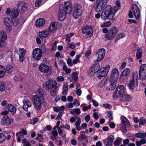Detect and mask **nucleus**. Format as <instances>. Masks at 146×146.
<instances>
[{
  "instance_id": "45",
  "label": "nucleus",
  "mask_w": 146,
  "mask_h": 146,
  "mask_svg": "<svg viewBox=\"0 0 146 146\" xmlns=\"http://www.w3.org/2000/svg\"><path fill=\"white\" fill-rule=\"evenodd\" d=\"M68 90V86L67 84H64L63 87L62 93L63 95H67V91Z\"/></svg>"
},
{
  "instance_id": "48",
  "label": "nucleus",
  "mask_w": 146,
  "mask_h": 146,
  "mask_svg": "<svg viewBox=\"0 0 146 146\" xmlns=\"http://www.w3.org/2000/svg\"><path fill=\"white\" fill-rule=\"evenodd\" d=\"M6 139V135L2 133H0V143H3Z\"/></svg>"
},
{
  "instance_id": "61",
  "label": "nucleus",
  "mask_w": 146,
  "mask_h": 146,
  "mask_svg": "<svg viewBox=\"0 0 146 146\" xmlns=\"http://www.w3.org/2000/svg\"><path fill=\"white\" fill-rule=\"evenodd\" d=\"M67 62L68 66H72L73 63L72 62L71 58H68L67 60Z\"/></svg>"
},
{
  "instance_id": "53",
  "label": "nucleus",
  "mask_w": 146,
  "mask_h": 146,
  "mask_svg": "<svg viewBox=\"0 0 146 146\" xmlns=\"http://www.w3.org/2000/svg\"><path fill=\"white\" fill-rule=\"evenodd\" d=\"M11 21L15 26H17L18 24V19H11Z\"/></svg>"
},
{
  "instance_id": "40",
  "label": "nucleus",
  "mask_w": 146,
  "mask_h": 146,
  "mask_svg": "<svg viewBox=\"0 0 146 146\" xmlns=\"http://www.w3.org/2000/svg\"><path fill=\"white\" fill-rule=\"evenodd\" d=\"M142 54V51L140 49H139L137 50L136 52V57L137 59L141 58V57Z\"/></svg>"
},
{
  "instance_id": "1",
  "label": "nucleus",
  "mask_w": 146,
  "mask_h": 146,
  "mask_svg": "<svg viewBox=\"0 0 146 146\" xmlns=\"http://www.w3.org/2000/svg\"><path fill=\"white\" fill-rule=\"evenodd\" d=\"M118 10V9L117 7H114L112 8L110 5H108L105 7L101 14L98 13L95 15V17L96 19L101 17L103 20H106L107 19L111 20L113 19L115 14Z\"/></svg>"
},
{
  "instance_id": "62",
  "label": "nucleus",
  "mask_w": 146,
  "mask_h": 146,
  "mask_svg": "<svg viewBox=\"0 0 146 146\" xmlns=\"http://www.w3.org/2000/svg\"><path fill=\"white\" fill-rule=\"evenodd\" d=\"M56 80L58 82H63L64 80V78L62 76H60L57 77Z\"/></svg>"
},
{
  "instance_id": "6",
  "label": "nucleus",
  "mask_w": 146,
  "mask_h": 146,
  "mask_svg": "<svg viewBox=\"0 0 146 146\" xmlns=\"http://www.w3.org/2000/svg\"><path fill=\"white\" fill-rule=\"evenodd\" d=\"M133 14L134 15L136 19H138L140 16V11L137 5L135 4H133L132 6V10L130 11L129 13V16L130 18L133 17Z\"/></svg>"
},
{
  "instance_id": "36",
  "label": "nucleus",
  "mask_w": 146,
  "mask_h": 146,
  "mask_svg": "<svg viewBox=\"0 0 146 146\" xmlns=\"http://www.w3.org/2000/svg\"><path fill=\"white\" fill-rule=\"evenodd\" d=\"M100 68V64L98 63H97L94 65L90 68L95 72H96L99 70Z\"/></svg>"
},
{
  "instance_id": "8",
  "label": "nucleus",
  "mask_w": 146,
  "mask_h": 146,
  "mask_svg": "<svg viewBox=\"0 0 146 146\" xmlns=\"http://www.w3.org/2000/svg\"><path fill=\"white\" fill-rule=\"evenodd\" d=\"M82 13V9L81 6L80 5L76 6L73 13V16L75 19H78Z\"/></svg>"
},
{
  "instance_id": "30",
  "label": "nucleus",
  "mask_w": 146,
  "mask_h": 146,
  "mask_svg": "<svg viewBox=\"0 0 146 146\" xmlns=\"http://www.w3.org/2000/svg\"><path fill=\"white\" fill-rule=\"evenodd\" d=\"M121 122L122 124L127 126L129 125V122L128 121L127 118L124 116H121Z\"/></svg>"
},
{
  "instance_id": "17",
  "label": "nucleus",
  "mask_w": 146,
  "mask_h": 146,
  "mask_svg": "<svg viewBox=\"0 0 146 146\" xmlns=\"http://www.w3.org/2000/svg\"><path fill=\"white\" fill-rule=\"evenodd\" d=\"M119 76V72L118 69L114 68L112 70L111 73L110 79L111 80H116Z\"/></svg>"
},
{
  "instance_id": "42",
  "label": "nucleus",
  "mask_w": 146,
  "mask_h": 146,
  "mask_svg": "<svg viewBox=\"0 0 146 146\" xmlns=\"http://www.w3.org/2000/svg\"><path fill=\"white\" fill-rule=\"evenodd\" d=\"M36 94H37L39 97H43L44 98V92L42 89H38L36 91Z\"/></svg>"
},
{
  "instance_id": "52",
  "label": "nucleus",
  "mask_w": 146,
  "mask_h": 146,
  "mask_svg": "<svg viewBox=\"0 0 146 146\" xmlns=\"http://www.w3.org/2000/svg\"><path fill=\"white\" fill-rule=\"evenodd\" d=\"M21 134H23V135H21V137L23 138L24 137V135H26L27 134V132L26 130L22 129L19 132V135H20Z\"/></svg>"
},
{
  "instance_id": "9",
  "label": "nucleus",
  "mask_w": 146,
  "mask_h": 146,
  "mask_svg": "<svg viewBox=\"0 0 146 146\" xmlns=\"http://www.w3.org/2000/svg\"><path fill=\"white\" fill-rule=\"evenodd\" d=\"M5 13L8 15H10L12 17L11 19H15L17 17L18 15V11L15 9H12L11 10L9 7L7 8Z\"/></svg>"
},
{
  "instance_id": "5",
  "label": "nucleus",
  "mask_w": 146,
  "mask_h": 146,
  "mask_svg": "<svg viewBox=\"0 0 146 146\" xmlns=\"http://www.w3.org/2000/svg\"><path fill=\"white\" fill-rule=\"evenodd\" d=\"M126 93V89L123 85L118 86L115 90L113 95L114 99H117L120 96H122L124 94Z\"/></svg>"
},
{
  "instance_id": "43",
  "label": "nucleus",
  "mask_w": 146,
  "mask_h": 146,
  "mask_svg": "<svg viewBox=\"0 0 146 146\" xmlns=\"http://www.w3.org/2000/svg\"><path fill=\"white\" fill-rule=\"evenodd\" d=\"M79 74V72H76L72 73L71 76L72 78L76 81L78 79V75Z\"/></svg>"
},
{
  "instance_id": "44",
  "label": "nucleus",
  "mask_w": 146,
  "mask_h": 146,
  "mask_svg": "<svg viewBox=\"0 0 146 146\" xmlns=\"http://www.w3.org/2000/svg\"><path fill=\"white\" fill-rule=\"evenodd\" d=\"M133 79L135 81H138V76L137 72V71H134L132 74Z\"/></svg>"
},
{
  "instance_id": "49",
  "label": "nucleus",
  "mask_w": 146,
  "mask_h": 146,
  "mask_svg": "<svg viewBox=\"0 0 146 146\" xmlns=\"http://www.w3.org/2000/svg\"><path fill=\"white\" fill-rule=\"evenodd\" d=\"M5 85L3 82H1L0 83V90L3 91L5 90Z\"/></svg>"
},
{
  "instance_id": "22",
  "label": "nucleus",
  "mask_w": 146,
  "mask_h": 146,
  "mask_svg": "<svg viewBox=\"0 0 146 146\" xmlns=\"http://www.w3.org/2000/svg\"><path fill=\"white\" fill-rule=\"evenodd\" d=\"M138 85V81L131 80L128 84V86L130 89L133 90Z\"/></svg>"
},
{
  "instance_id": "57",
  "label": "nucleus",
  "mask_w": 146,
  "mask_h": 146,
  "mask_svg": "<svg viewBox=\"0 0 146 146\" xmlns=\"http://www.w3.org/2000/svg\"><path fill=\"white\" fill-rule=\"evenodd\" d=\"M121 139L120 138L116 139L114 142L115 145L119 146L121 142Z\"/></svg>"
},
{
  "instance_id": "54",
  "label": "nucleus",
  "mask_w": 146,
  "mask_h": 146,
  "mask_svg": "<svg viewBox=\"0 0 146 146\" xmlns=\"http://www.w3.org/2000/svg\"><path fill=\"white\" fill-rule=\"evenodd\" d=\"M39 119L38 118L35 117L30 122V124L33 125L39 121Z\"/></svg>"
},
{
  "instance_id": "63",
  "label": "nucleus",
  "mask_w": 146,
  "mask_h": 146,
  "mask_svg": "<svg viewBox=\"0 0 146 146\" xmlns=\"http://www.w3.org/2000/svg\"><path fill=\"white\" fill-rule=\"evenodd\" d=\"M25 21V18L23 17H21V19H19V23H20L21 24H23Z\"/></svg>"
},
{
  "instance_id": "47",
  "label": "nucleus",
  "mask_w": 146,
  "mask_h": 146,
  "mask_svg": "<svg viewBox=\"0 0 146 146\" xmlns=\"http://www.w3.org/2000/svg\"><path fill=\"white\" fill-rule=\"evenodd\" d=\"M146 133H138L135 134V136L138 138H146Z\"/></svg>"
},
{
  "instance_id": "28",
  "label": "nucleus",
  "mask_w": 146,
  "mask_h": 146,
  "mask_svg": "<svg viewBox=\"0 0 146 146\" xmlns=\"http://www.w3.org/2000/svg\"><path fill=\"white\" fill-rule=\"evenodd\" d=\"M0 37L1 39L0 40L3 41L7 39V35L5 32L3 31H0Z\"/></svg>"
},
{
  "instance_id": "16",
  "label": "nucleus",
  "mask_w": 146,
  "mask_h": 146,
  "mask_svg": "<svg viewBox=\"0 0 146 146\" xmlns=\"http://www.w3.org/2000/svg\"><path fill=\"white\" fill-rule=\"evenodd\" d=\"M38 69L41 72L47 73L49 71L50 68L48 65L44 64L41 63L38 66Z\"/></svg>"
},
{
  "instance_id": "59",
  "label": "nucleus",
  "mask_w": 146,
  "mask_h": 146,
  "mask_svg": "<svg viewBox=\"0 0 146 146\" xmlns=\"http://www.w3.org/2000/svg\"><path fill=\"white\" fill-rule=\"evenodd\" d=\"M91 107V105L90 104H89L88 106H85L83 107L82 108V110L84 111H87L88 109L90 108Z\"/></svg>"
},
{
  "instance_id": "35",
  "label": "nucleus",
  "mask_w": 146,
  "mask_h": 146,
  "mask_svg": "<svg viewBox=\"0 0 146 146\" xmlns=\"http://www.w3.org/2000/svg\"><path fill=\"white\" fill-rule=\"evenodd\" d=\"M130 72V69L129 68H126L122 72V76L127 77L129 75Z\"/></svg>"
},
{
  "instance_id": "60",
  "label": "nucleus",
  "mask_w": 146,
  "mask_h": 146,
  "mask_svg": "<svg viewBox=\"0 0 146 146\" xmlns=\"http://www.w3.org/2000/svg\"><path fill=\"white\" fill-rule=\"evenodd\" d=\"M95 73V72L93 71V70H92V69L90 68L88 71L89 75L90 76H92Z\"/></svg>"
},
{
  "instance_id": "34",
  "label": "nucleus",
  "mask_w": 146,
  "mask_h": 146,
  "mask_svg": "<svg viewBox=\"0 0 146 146\" xmlns=\"http://www.w3.org/2000/svg\"><path fill=\"white\" fill-rule=\"evenodd\" d=\"M5 68L0 65V78H3L5 74Z\"/></svg>"
},
{
  "instance_id": "26",
  "label": "nucleus",
  "mask_w": 146,
  "mask_h": 146,
  "mask_svg": "<svg viewBox=\"0 0 146 146\" xmlns=\"http://www.w3.org/2000/svg\"><path fill=\"white\" fill-rule=\"evenodd\" d=\"M104 7L101 5L96 3L95 5V11L97 13H99L101 12L104 9Z\"/></svg>"
},
{
  "instance_id": "32",
  "label": "nucleus",
  "mask_w": 146,
  "mask_h": 146,
  "mask_svg": "<svg viewBox=\"0 0 146 146\" xmlns=\"http://www.w3.org/2000/svg\"><path fill=\"white\" fill-rule=\"evenodd\" d=\"M70 113L74 115V114H79L81 113V111L80 109L78 108H75L71 109L70 111Z\"/></svg>"
},
{
  "instance_id": "2",
  "label": "nucleus",
  "mask_w": 146,
  "mask_h": 146,
  "mask_svg": "<svg viewBox=\"0 0 146 146\" xmlns=\"http://www.w3.org/2000/svg\"><path fill=\"white\" fill-rule=\"evenodd\" d=\"M63 9H60L58 18L60 21H63L66 17V14H70L72 10V5L69 1L64 2L62 4Z\"/></svg>"
},
{
  "instance_id": "13",
  "label": "nucleus",
  "mask_w": 146,
  "mask_h": 146,
  "mask_svg": "<svg viewBox=\"0 0 146 146\" xmlns=\"http://www.w3.org/2000/svg\"><path fill=\"white\" fill-rule=\"evenodd\" d=\"M13 122V120L10 118L7 115L4 116L1 121V124L5 126L11 124Z\"/></svg>"
},
{
  "instance_id": "18",
  "label": "nucleus",
  "mask_w": 146,
  "mask_h": 146,
  "mask_svg": "<svg viewBox=\"0 0 146 146\" xmlns=\"http://www.w3.org/2000/svg\"><path fill=\"white\" fill-rule=\"evenodd\" d=\"M4 24L6 27L7 31L9 32L11 31L12 29V27L10 25L11 19L8 17L4 18Z\"/></svg>"
},
{
  "instance_id": "24",
  "label": "nucleus",
  "mask_w": 146,
  "mask_h": 146,
  "mask_svg": "<svg viewBox=\"0 0 146 146\" xmlns=\"http://www.w3.org/2000/svg\"><path fill=\"white\" fill-rule=\"evenodd\" d=\"M23 108L25 111H27L28 108L31 106L32 104L31 102L29 100H23Z\"/></svg>"
},
{
  "instance_id": "58",
  "label": "nucleus",
  "mask_w": 146,
  "mask_h": 146,
  "mask_svg": "<svg viewBox=\"0 0 146 146\" xmlns=\"http://www.w3.org/2000/svg\"><path fill=\"white\" fill-rule=\"evenodd\" d=\"M108 141L110 142L113 143V142L114 139V137L113 135H110L108 137Z\"/></svg>"
},
{
  "instance_id": "51",
  "label": "nucleus",
  "mask_w": 146,
  "mask_h": 146,
  "mask_svg": "<svg viewBox=\"0 0 146 146\" xmlns=\"http://www.w3.org/2000/svg\"><path fill=\"white\" fill-rule=\"evenodd\" d=\"M106 81L107 80L106 79H104L102 80V81L98 84V87H101L104 86L105 85Z\"/></svg>"
},
{
  "instance_id": "20",
  "label": "nucleus",
  "mask_w": 146,
  "mask_h": 146,
  "mask_svg": "<svg viewBox=\"0 0 146 146\" xmlns=\"http://www.w3.org/2000/svg\"><path fill=\"white\" fill-rule=\"evenodd\" d=\"M27 4L24 2L19 3V12L21 13H24L27 10Z\"/></svg>"
},
{
  "instance_id": "29",
  "label": "nucleus",
  "mask_w": 146,
  "mask_h": 146,
  "mask_svg": "<svg viewBox=\"0 0 146 146\" xmlns=\"http://www.w3.org/2000/svg\"><path fill=\"white\" fill-rule=\"evenodd\" d=\"M109 31L115 36L118 32V29L116 27H112L110 29Z\"/></svg>"
},
{
  "instance_id": "55",
  "label": "nucleus",
  "mask_w": 146,
  "mask_h": 146,
  "mask_svg": "<svg viewBox=\"0 0 146 146\" xmlns=\"http://www.w3.org/2000/svg\"><path fill=\"white\" fill-rule=\"evenodd\" d=\"M36 139L40 142H42L43 141V138L42 135L38 134Z\"/></svg>"
},
{
  "instance_id": "46",
  "label": "nucleus",
  "mask_w": 146,
  "mask_h": 146,
  "mask_svg": "<svg viewBox=\"0 0 146 146\" xmlns=\"http://www.w3.org/2000/svg\"><path fill=\"white\" fill-rule=\"evenodd\" d=\"M62 69L63 71H65L67 74L70 73L71 71V69L67 68V66L65 64H64L62 67Z\"/></svg>"
},
{
  "instance_id": "10",
  "label": "nucleus",
  "mask_w": 146,
  "mask_h": 146,
  "mask_svg": "<svg viewBox=\"0 0 146 146\" xmlns=\"http://www.w3.org/2000/svg\"><path fill=\"white\" fill-rule=\"evenodd\" d=\"M139 78L141 80H144L146 78V64H142L139 71Z\"/></svg>"
},
{
  "instance_id": "64",
  "label": "nucleus",
  "mask_w": 146,
  "mask_h": 146,
  "mask_svg": "<svg viewBox=\"0 0 146 146\" xmlns=\"http://www.w3.org/2000/svg\"><path fill=\"white\" fill-rule=\"evenodd\" d=\"M103 106L106 108L110 109L111 108L112 106L111 105L109 104H106L103 105Z\"/></svg>"
},
{
  "instance_id": "21",
  "label": "nucleus",
  "mask_w": 146,
  "mask_h": 146,
  "mask_svg": "<svg viewBox=\"0 0 146 146\" xmlns=\"http://www.w3.org/2000/svg\"><path fill=\"white\" fill-rule=\"evenodd\" d=\"M45 23V20L42 18L37 19L35 21V24L36 27H40L43 26Z\"/></svg>"
},
{
  "instance_id": "33",
  "label": "nucleus",
  "mask_w": 146,
  "mask_h": 146,
  "mask_svg": "<svg viewBox=\"0 0 146 146\" xmlns=\"http://www.w3.org/2000/svg\"><path fill=\"white\" fill-rule=\"evenodd\" d=\"M110 85L109 87V89L110 90H113L115 87L116 84V80H111Z\"/></svg>"
},
{
  "instance_id": "15",
  "label": "nucleus",
  "mask_w": 146,
  "mask_h": 146,
  "mask_svg": "<svg viewBox=\"0 0 146 146\" xmlns=\"http://www.w3.org/2000/svg\"><path fill=\"white\" fill-rule=\"evenodd\" d=\"M82 33L86 35L91 36L93 35V30L89 26H85L83 27L82 29Z\"/></svg>"
},
{
  "instance_id": "39",
  "label": "nucleus",
  "mask_w": 146,
  "mask_h": 146,
  "mask_svg": "<svg viewBox=\"0 0 146 146\" xmlns=\"http://www.w3.org/2000/svg\"><path fill=\"white\" fill-rule=\"evenodd\" d=\"M115 36L111 33L109 31L105 35V37L107 40H111L114 38Z\"/></svg>"
},
{
  "instance_id": "38",
  "label": "nucleus",
  "mask_w": 146,
  "mask_h": 146,
  "mask_svg": "<svg viewBox=\"0 0 146 146\" xmlns=\"http://www.w3.org/2000/svg\"><path fill=\"white\" fill-rule=\"evenodd\" d=\"M122 97H123L124 100L126 101H129L132 99L131 96L126 93L124 94Z\"/></svg>"
},
{
  "instance_id": "11",
  "label": "nucleus",
  "mask_w": 146,
  "mask_h": 146,
  "mask_svg": "<svg viewBox=\"0 0 146 146\" xmlns=\"http://www.w3.org/2000/svg\"><path fill=\"white\" fill-rule=\"evenodd\" d=\"M106 53L105 50L103 48L98 50L96 53V56L97 57L96 60L97 62H99L101 61L104 58Z\"/></svg>"
},
{
  "instance_id": "27",
  "label": "nucleus",
  "mask_w": 146,
  "mask_h": 146,
  "mask_svg": "<svg viewBox=\"0 0 146 146\" xmlns=\"http://www.w3.org/2000/svg\"><path fill=\"white\" fill-rule=\"evenodd\" d=\"M7 109H8L9 111L13 113V114L15 113L16 111V108L11 104H8V105L7 106Z\"/></svg>"
},
{
  "instance_id": "56",
  "label": "nucleus",
  "mask_w": 146,
  "mask_h": 146,
  "mask_svg": "<svg viewBox=\"0 0 146 146\" xmlns=\"http://www.w3.org/2000/svg\"><path fill=\"white\" fill-rule=\"evenodd\" d=\"M139 125H142L145 124L146 122V120L143 117H141L139 120Z\"/></svg>"
},
{
  "instance_id": "23",
  "label": "nucleus",
  "mask_w": 146,
  "mask_h": 146,
  "mask_svg": "<svg viewBox=\"0 0 146 146\" xmlns=\"http://www.w3.org/2000/svg\"><path fill=\"white\" fill-rule=\"evenodd\" d=\"M57 29V26L55 22L51 23L49 26L48 30L49 32L53 33L56 31Z\"/></svg>"
},
{
  "instance_id": "25",
  "label": "nucleus",
  "mask_w": 146,
  "mask_h": 146,
  "mask_svg": "<svg viewBox=\"0 0 146 146\" xmlns=\"http://www.w3.org/2000/svg\"><path fill=\"white\" fill-rule=\"evenodd\" d=\"M49 32L48 30L45 29L42 31L39 32V35L40 37L46 38L48 36Z\"/></svg>"
},
{
  "instance_id": "12",
  "label": "nucleus",
  "mask_w": 146,
  "mask_h": 146,
  "mask_svg": "<svg viewBox=\"0 0 146 146\" xmlns=\"http://www.w3.org/2000/svg\"><path fill=\"white\" fill-rule=\"evenodd\" d=\"M42 52L39 48H35L33 51L32 54L34 59L36 61H39L42 57Z\"/></svg>"
},
{
  "instance_id": "7",
  "label": "nucleus",
  "mask_w": 146,
  "mask_h": 146,
  "mask_svg": "<svg viewBox=\"0 0 146 146\" xmlns=\"http://www.w3.org/2000/svg\"><path fill=\"white\" fill-rule=\"evenodd\" d=\"M110 66L109 64L106 65L105 67L101 68L100 71L98 73V77L99 79H101L102 77L106 76L109 72Z\"/></svg>"
},
{
  "instance_id": "4",
  "label": "nucleus",
  "mask_w": 146,
  "mask_h": 146,
  "mask_svg": "<svg viewBox=\"0 0 146 146\" xmlns=\"http://www.w3.org/2000/svg\"><path fill=\"white\" fill-rule=\"evenodd\" d=\"M44 98L39 97L38 95H33L32 101L34 107L37 110H40L42 107V105L44 102Z\"/></svg>"
},
{
  "instance_id": "14",
  "label": "nucleus",
  "mask_w": 146,
  "mask_h": 146,
  "mask_svg": "<svg viewBox=\"0 0 146 146\" xmlns=\"http://www.w3.org/2000/svg\"><path fill=\"white\" fill-rule=\"evenodd\" d=\"M77 120L75 123L76 129L78 131H80L81 130V128L83 129H85L87 127V124L86 123H83L81 125L80 127V125L81 123V119L80 117L76 118Z\"/></svg>"
},
{
  "instance_id": "3",
  "label": "nucleus",
  "mask_w": 146,
  "mask_h": 146,
  "mask_svg": "<svg viewBox=\"0 0 146 146\" xmlns=\"http://www.w3.org/2000/svg\"><path fill=\"white\" fill-rule=\"evenodd\" d=\"M46 88L48 90H50L51 96H55L57 92V82L54 80H50L47 81L45 84Z\"/></svg>"
},
{
  "instance_id": "31",
  "label": "nucleus",
  "mask_w": 146,
  "mask_h": 146,
  "mask_svg": "<svg viewBox=\"0 0 146 146\" xmlns=\"http://www.w3.org/2000/svg\"><path fill=\"white\" fill-rule=\"evenodd\" d=\"M108 1V0H96V3L104 7Z\"/></svg>"
},
{
  "instance_id": "41",
  "label": "nucleus",
  "mask_w": 146,
  "mask_h": 146,
  "mask_svg": "<svg viewBox=\"0 0 146 146\" xmlns=\"http://www.w3.org/2000/svg\"><path fill=\"white\" fill-rule=\"evenodd\" d=\"M6 70L7 73H11L14 70L13 67L12 65H8L6 67Z\"/></svg>"
},
{
  "instance_id": "19",
  "label": "nucleus",
  "mask_w": 146,
  "mask_h": 146,
  "mask_svg": "<svg viewBox=\"0 0 146 146\" xmlns=\"http://www.w3.org/2000/svg\"><path fill=\"white\" fill-rule=\"evenodd\" d=\"M26 53L25 50L24 48H20L19 50V58L20 60L19 61L23 62L25 59L24 56Z\"/></svg>"
},
{
  "instance_id": "50",
  "label": "nucleus",
  "mask_w": 146,
  "mask_h": 146,
  "mask_svg": "<svg viewBox=\"0 0 146 146\" xmlns=\"http://www.w3.org/2000/svg\"><path fill=\"white\" fill-rule=\"evenodd\" d=\"M58 133L61 136L64 137H65L66 135V134L65 133H64L63 132V131L60 128H58Z\"/></svg>"
},
{
  "instance_id": "37",
  "label": "nucleus",
  "mask_w": 146,
  "mask_h": 146,
  "mask_svg": "<svg viewBox=\"0 0 146 146\" xmlns=\"http://www.w3.org/2000/svg\"><path fill=\"white\" fill-rule=\"evenodd\" d=\"M112 25L111 22L110 21H108L106 22L103 23L100 26L101 28L109 27Z\"/></svg>"
}]
</instances>
